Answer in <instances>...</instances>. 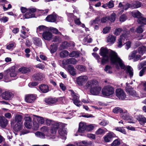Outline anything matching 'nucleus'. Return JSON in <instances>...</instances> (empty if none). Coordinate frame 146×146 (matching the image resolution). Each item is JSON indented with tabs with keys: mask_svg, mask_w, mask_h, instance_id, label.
Instances as JSON below:
<instances>
[{
	"mask_svg": "<svg viewBox=\"0 0 146 146\" xmlns=\"http://www.w3.org/2000/svg\"><path fill=\"white\" fill-rule=\"evenodd\" d=\"M100 54L103 56L101 62L104 64L110 60L112 64L116 66L117 68L120 67L121 69L126 70L131 77L133 75V68L129 66H125L123 62L115 51L106 48L102 47L100 50Z\"/></svg>",
	"mask_w": 146,
	"mask_h": 146,
	"instance_id": "nucleus-1",
	"label": "nucleus"
},
{
	"mask_svg": "<svg viewBox=\"0 0 146 146\" xmlns=\"http://www.w3.org/2000/svg\"><path fill=\"white\" fill-rule=\"evenodd\" d=\"M88 87H90V92L93 95H98L100 92L101 87L99 86L98 82L96 80L88 81L87 83Z\"/></svg>",
	"mask_w": 146,
	"mask_h": 146,
	"instance_id": "nucleus-2",
	"label": "nucleus"
},
{
	"mask_svg": "<svg viewBox=\"0 0 146 146\" xmlns=\"http://www.w3.org/2000/svg\"><path fill=\"white\" fill-rule=\"evenodd\" d=\"M45 121L47 125H51L50 131L54 136L56 134L58 127L62 125V123H61L55 122L46 118H45Z\"/></svg>",
	"mask_w": 146,
	"mask_h": 146,
	"instance_id": "nucleus-3",
	"label": "nucleus"
},
{
	"mask_svg": "<svg viewBox=\"0 0 146 146\" xmlns=\"http://www.w3.org/2000/svg\"><path fill=\"white\" fill-rule=\"evenodd\" d=\"M114 93L113 87L110 86H105L102 90V94L105 96H108L112 95Z\"/></svg>",
	"mask_w": 146,
	"mask_h": 146,
	"instance_id": "nucleus-4",
	"label": "nucleus"
},
{
	"mask_svg": "<svg viewBox=\"0 0 146 146\" xmlns=\"http://www.w3.org/2000/svg\"><path fill=\"white\" fill-rule=\"evenodd\" d=\"M126 33L125 34H122L118 39V46L119 48L122 47L123 43H124L125 40H127L128 39L129 35L130 34V32L125 31Z\"/></svg>",
	"mask_w": 146,
	"mask_h": 146,
	"instance_id": "nucleus-5",
	"label": "nucleus"
},
{
	"mask_svg": "<svg viewBox=\"0 0 146 146\" xmlns=\"http://www.w3.org/2000/svg\"><path fill=\"white\" fill-rule=\"evenodd\" d=\"M9 75L11 77H15L16 76L17 74L15 72L14 67H12L11 69L5 72L4 77L5 79H9Z\"/></svg>",
	"mask_w": 146,
	"mask_h": 146,
	"instance_id": "nucleus-6",
	"label": "nucleus"
},
{
	"mask_svg": "<svg viewBox=\"0 0 146 146\" xmlns=\"http://www.w3.org/2000/svg\"><path fill=\"white\" fill-rule=\"evenodd\" d=\"M37 9L35 8H30L27 9V12L25 14L24 16L26 19H29L35 17V13Z\"/></svg>",
	"mask_w": 146,
	"mask_h": 146,
	"instance_id": "nucleus-7",
	"label": "nucleus"
},
{
	"mask_svg": "<svg viewBox=\"0 0 146 146\" xmlns=\"http://www.w3.org/2000/svg\"><path fill=\"white\" fill-rule=\"evenodd\" d=\"M69 91L70 92L71 95L73 97L72 100L74 104L78 107L81 106L82 103L79 100V95L75 93L72 90H70Z\"/></svg>",
	"mask_w": 146,
	"mask_h": 146,
	"instance_id": "nucleus-8",
	"label": "nucleus"
},
{
	"mask_svg": "<svg viewBox=\"0 0 146 146\" xmlns=\"http://www.w3.org/2000/svg\"><path fill=\"white\" fill-rule=\"evenodd\" d=\"M88 79V77L86 76H80L77 78V83L79 86H82L87 82Z\"/></svg>",
	"mask_w": 146,
	"mask_h": 146,
	"instance_id": "nucleus-9",
	"label": "nucleus"
},
{
	"mask_svg": "<svg viewBox=\"0 0 146 146\" xmlns=\"http://www.w3.org/2000/svg\"><path fill=\"white\" fill-rule=\"evenodd\" d=\"M116 96L119 99L124 100L126 97L124 91L121 88L117 89L116 90Z\"/></svg>",
	"mask_w": 146,
	"mask_h": 146,
	"instance_id": "nucleus-10",
	"label": "nucleus"
},
{
	"mask_svg": "<svg viewBox=\"0 0 146 146\" xmlns=\"http://www.w3.org/2000/svg\"><path fill=\"white\" fill-rule=\"evenodd\" d=\"M59 129L58 130V133L59 135L62 137V138L65 140L66 138V135L67 134V132L65 128L63 127V124L60 127L58 128Z\"/></svg>",
	"mask_w": 146,
	"mask_h": 146,
	"instance_id": "nucleus-11",
	"label": "nucleus"
},
{
	"mask_svg": "<svg viewBox=\"0 0 146 146\" xmlns=\"http://www.w3.org/2000/svg\"><path fill=\"white\" fill-rule=\"evenodd\" d=\"M126 90L128 94L134 98H135L138 97L135 91L131 87H127L126 88Z\"/></svg>",
	"mask_w": 146,
	"mask_h": 146,
	"instance_id": "nucleus-12",
	"label": "nucleus"
},
{
	"mask_svg": "<svg viewBox=\"0 0 146 146\" xmlns=\"http://www.w3.org/2000/svg\"><path fill=\"white\" fill-rule=\"evenodd\" d=\"M115 135L111 132H110L105 135L103 137L104 142L106 143L110 142L113 138L115 137Z\"/></svg>",
	"mask_w": 146,
	"mask_h": 146,
	"instance_id": "nucleus-13",
	"label": "nucleus"
},
{
	"mask_svg": "<svg viewBox=\"0 0 146 146\" xmlns=\"http://www.w3.org/2000/svg\"><path fill=\"white\" fill-rule=\"evenodd\" d=\"M36 99V96L33 94H27L25 96V100L27 103H32Z\"/></svg>",
	"mask_w": 146,
	"mask_h": 146,
	"instance_id": "nucleus-14",
	"label": "nucleus"
},
{
	"mask_svg": "<svg viewBox=\"0 0 146 146\" xmlns=\"http://www.w3.org/2000/svg\"><path fill=\"white\" fill-rule=\"evenodd\" d=\"M23 117L21 115L18 114H16L15 116V120L11 121V124H14L15 122L16 123L23 124Z\"/></svg>",
	"mask_w": 146,
	"mask_h": 146,
	"instance_id": "nucleus-15",
	"label": "nucleus"
},
{
	"mask_svg": "<svg viewBox=\"0 0 146 146\" xmlns=\"http://www.w3.org/2000/svg\"><path fill=\"white\" fill-rule=\"evenodd\" d=\"M77 62V61L75 59L73 58L64 59L62 61V63L64 64H75Z\"/></svg>",
	"mask_w": 146,
	"mask_h": 146,
	"instance_id": "nucleus-16",
	"label": "nucleus"
},
{
	"mask_svg": "<svg viewBox=\"0 0 146 146\" xmlns=\"http://www.w3.org/2000/svg\"><path fill=\"white\" fill-rule=\"evenodd\" d=\"M25 127L29 129L31 128L32 126V119L30 117H26L25 118Z\"/></svg>",
	"mask_w": 146,
	"mask_h": 146,
	"instance_id": "nucleus-17",
	"label": "nucleus"
},
{
	"mask_svg": "<svg viewBox=\"0 0 146 146\" xmlns=\"http://www.w3.org/2000/svg\"><path fill=\"white\" fill-rule=\"evenodd\" d=\"M87 125L85 123L81 122L79 124L78 132L80 133H84L86 131Z\"/></svg>",
	"mask_w": 146,
	"mask_h": 146,
	"instance_id": "nucleus-18",
	"label": "nucleus"
},
{
	"mask_svg": "<svg viewBox=\"0 0 146 146\" xmlns=\"http://www.w3.org/2000/svg\"><path fill=\"white\" fill-rule=\"evenodd\" d=\"M13 96V94L12 93L8 92H6L3 93L2 98L6 100H11Z\"/></svg>",
	"mask_w": 146,
	"mask_h": 146,
	"instance_id": "nucleus-19",
	"label": "nucleus"
},
{
	"mask_svg": "<svg viewBox=\"0 0 146 146\" xmlns=\"http://www.w3.org/2000/svg\"><path fill=\"white\" fill-rule=\"evenodd\" d=\"M40 91L44 93H46L49 91V87L47 85L44 84H41L38 86Z\"/></svg>",
	"mask_w": 146,
	"mask_h": 146,
	"instance_id": "nucleus-20",
	"label": "nucleus"
},
{
	"mask_svg": "<svg viewBox=\"0 0 146 146\" xmlns=\"http://www.w3.org/2000/svg\"><path fill=\"white\" fill-rule=\"evenodd\" d=\"M42 37L45 40H49L52 38V35L48 32H45L43 33Z\"/></svg>",
	"mask_w": 146,
	"mask_h": 146,
	"instance_id": "nucleus-21",
	"label": "nucleus"
},
{
	"mask_svg": "<svg viewBox=\"0 0 146 146\" xmlns=\"http://www.w3.org/2000/svg\"><path fill=\"white\" fill-rule=\"evenodd\" d=\"M8 124L7 119L3 116H0V125L2 127H5Z\"/></svg>",
	"mask_w": 146,
	"mask_h": 146,
	"instance_id": "nucleus-22",
	"label": "nucleus"
},
{
	"mask_svg": "<svg viewBox=\"0 0 146 146\" xmlns=\"http://www.w3.org/2000/svg\"><path fill=\"white\" fill-rule=\"evenodd\" d=\"M34 120L35 121H37L38 123L42 124H43L45 120V118L38 116L35 115L34 118Z\"/></svg>",
	"mask_w": 146,
	"mask_h": 146,
	"instance_id": "nucleus-23",
	"label": "nucleus"
},
{
	"mask_svg": "<svg viewBox=\"0 0 146 146\" xmlns=\"http://www.w3.org/2000/svg\"><path fill=\"white\" fill-rule=\"evenodd\" d=\"M137 119L139 123L142 125H144L146 123V118L142 115H139Z\"/></svg>",
	"mask_w": 146,
	"mask_h": 146,
	"instance_id": "nucleus-24",
	"label": "nucleus"
},
{
	"mask_svg": "<svg viewBox=\"0 0 146 146\" xmlns=\"http://www.w3.org/2000/svg\"><path fill=\"white\" fill-rule=\"evenodd\" d=\"M68 71L69 73L72 76H75L76 74V69L72 65H69L67 67Z\"/></svg>",
	"mask_w": 146,
	"mask_h": 146,
	"instance_id": "nucleus-25",
	"label": "nucleus"
},
{
	"mask_svg": "<svg viewBox=\"0 0 146 146\" xmlns=\"http://www.w3.org/2000/svg\"><path fill=\"white\" fill-rule=\"evenodd\" d=\"M116 37L112 35H109L107 38V42L113 44L115 42Z\"/></svg>",
	"mask_w": 146,
	"mask_h": 146,
	"instance_id": "nucleus-26",
	"label": "nucleus"
},
{
	"mask_svg": "<svg viewBox=\"0 0 146 146\" xmlns=\"http://www.w3.org/2000/svg\"><path fill=\"white\" fill-rule=\"evenodd\" d=\"M118 7L123 9L122 12L120 13H121L124 10H127L128 8L130 7V5L129 3H127L124 5L122 4L121 3H120L119 4Z\"/></svg>",
	"mask_w": 146,
	"mask_h": 146,
	"instance_id": "nucleus-27",
	"label": "nucleus"
},
{
	"mask_svg": "<svg viewBox=\"0 0 146 146\" xmlns=\"http://www.w3.org/2000/svg\"><path fill=\"white\" fill-rule=\"evenodd\" d=\"M34 77L36 80H41L44 77V75L42 73H37L34 74Z\"/></svg>",
	"mask_w": 146,
	"mask_h": 146,
	"instance_id": "nucleus-28",
	"label": "nucleus"
},
{
	"mask_svg": "<svg viewBox=\"0 0 146 146\" xmlns=\"http://www.w3.org/2000/svg\"><path fill=\"white\" fill-rule=\"evenodd\" d=\"M56 18V15H50L48 16L46 18V20L50 22H54Z\"/></svg>",
	"mask_w": 146,
	"mask_h": 146,
	"instance_id": "nucleus-29",
	"label": "nucleus"
},
{
	"mask_svg": "<svg viewBox=\"0 0 146 146\" xmlns=\"http://www.w3.org/2000/svg\"><path fill=\"white\" fill-rule=\"evenodd\" d=\"M23 128L22 123H16L13 128L15 132L19 131Z\"/></svg>",
	"mask_w": 146,
	"mask_h": 146,
	"instance_id": "nucleus-30",
	"label": "nucleus"
},
{
	"mask_svg": "<svg viewBox=\"0 0 146 146\" xmlns=\"http://www.w3.org/2000/svg\"><path fill=\"white\" fill-rule=\"evenodd\" d=\"M46 30V27L44 26L41 25L39 26L37 29L36 32L37 33L41 34Z\"/></svg>",
	"mask_w": 146,
	"mask_h": 146,
	"instance_id": "nucleus-31",
	"label": "nucleus"
},
{
	"mask_svg": "<svg viewBox=\"0 0 146 146\" xmlns=\"http://www.w3.org/2000/svg\"><path fill=\"white\" fill-rule=\"evenodd\" d=\"M57 101V100L55 98H49L45 100V102L48 104H54Z\"/></svg>",
	"mask_w": 146,
	"mask_h": 146,
	"instance_id": "nucleus-32",
	"label": "nucleus"
},
{
	"mask_svg": "<svg viewBox=\"0 0 146 146\" xmlns=\"http://www.w3.org/2000/svg\"><path fill=\"white\" fill-rule=\"evenodd\" d=\"M138 52L139 54H143L146 52V46H142L139 47L138 49Z\"/></svg>",
	"mask_w": 146,
	"mask_h": 146,
	"instance_id": "nucleus-33",
	"label": "nucleus"
},
{
	"mask_svg": "<svg viewBox=\"0 0 146 146\" xmlns=\"http://www.w3.org/2000/svg\"><path fill=\"white\" fill-rule=\"evenodd\" d=\"M107 130L106 129L105 130L100 128L96 131V134L98 135H103L107 132Z\"/></svg>",
	"mask_w": 146,
	"mask_h": 146,
	"instance_id": "nucleus-34",
	"label": "nucleus"
},
{
	"mask_svg": "<svg viewBox=\"0 0 146 146\" xmlns=\"http://www.w3.org/2000/svg\"><path fill=\"white\" fill-rule=\"evenodd\" d=\"M132 16L134 17H136L138 19L141 17V13L137 11H133L131 13Z\"/></svg>",
	"mask_w": 146,
	"mask_h": 146,
	"instance_id": "nucleus-35",
	"label": "nucleus"
},
{
	"mask_svg": "<svg viewBox=\"0 0 146 146\" xmlns=\"http://www.w3.org/2000/svg\"><path fill=\"white\" fill-rule=\"evenodd\" d=\"M137 21L138 23L141 24L146 25V18L143 17L142 16L138 19Z\"/></svg>",
	"mask_w": 146,
	"mask_h": 146,
	"instance_id": "nucleus-36",
	"label": "nucleus"
},
{
	"mask_svg": "<svg viewBox=\"0 0 146 146\" xmlns=\"http://www.w3.org/2000/svg\"><path fill=\"white\" fill-rule=\"evenodd\" d=\"M75 68L81 72H85L86 70L85 67L82 65H77L76 66Z\"/></svg>",
	"mask_w": 146,
	"mask_h": 146,
	"instance_id": "nucleus-37",
	"label": "nucleus"
},
{
	"mask_svg": "<svg viewBox=\"0 0 146 146\" xmlns=\"http://www.w3.org/2000/svg\"><path fill=\"white\" fill-rule=\"evenodd\" d=\"M80 52L78 51H73L69 53V56L70 57H74L77 58L80 56Z\"/></svg>",
	"mask_w": 146,
	"mask_h": 146,
	"instance_id": "nucleus-38",
	"label": "nucleus"
},
{
	"mask_svg": "<svg viewBox=\"0 0 146 146\" xmlns=\"http://www.w3.org/2000/svg\"><path fill=\"white\" fill-rule=\"evenodd\" d=\"M141 6V3L137 1L134 2L131 5V7L132 9H136L140 7Z\"/></svg>",
	"mask_w": 146,
	"mask_h": 146,
	"instance_id": "nucleus-39",
	"label": "nucleus"
},
{
	"mask_svg": "<svg viewBox=\"0 0 146 146\" xmlns=\"http://www.w3.org/2000/svg\"><path fill=\"white\" fill-rule=\"evenodd\" d=\"M69 52L66 50H64L62 51L60 53V55L62 58H65L69 55Z\"/></svg>",
	"mask_w": 146,
	"mask_h": 146,
	"instance_id": "nucleus-40",
	"label": "nucleus"
},
{
	"mask_svg": "<svg viewBox=\"0 0 146 146\" xmlns=\"http://www.w3.org/2000/svg\"><path fill=\"white\" fill-rule=\"evenodd\" d=\"M34 43L38 46H41L42 43L40 39L38 38H35L34 39Z\"/></svg>",
	"mask_w": 146,
	"mask_h": 146,
	"instance_id": "nucleus-41",
	"label": "nucleus"
},
{
	"mask_svg": "<svg viewBox=\"0 0 146 146\" xmlns=\"http://www.w3.org/2000/svg\"><path fill=\"white\" fill-rule=\"evenodd\" d=\"M18 70L19 71L23 73H26L29 71V68L25 67H22L19 68Z\"/></svg>",
	"mask_w": 146,
	"mask_h": 146,
	"instance_id": "nucleus-42",
	"label": "nucleus"
},
{
	"mask_svg": "<svg viewBox=\"0 0 146 146\" xmlns=\"http://www.w3.org/2000/svg\"><path fill=\"white\" fill-rule=\"evenodd\" d=\"M113 111L115 113H121L123 112V110L119 107H116L113 110Z\"/></svg>",
	"mask_w": 146,
	"mask_h": 146,
	"instance_id": "nucleus-43",
	"label": "nucleus"
},
{
	"mask_svg": "<svg viewBox=\"0 0 146 146\" xmlns=\"http://www.w3.org/2000/svg\"><path fill=\"white\" fill-rule=\"evenodd\" d=\"M121 116L124 119H128V114L127 111H123V112L121 113Z\"/></svg>",
	"mask_w": 146,
	"mask_h": 146,
	"instance_id": "nucleus-44",
	"label": "nucleus"
},
{
	"mask_svg": "<svg viewBox=\"0 0 146 146\" xmlns=\"http://www.w3.org/2000/svg\"><path fill=\"white\" fill-rule=\"evenodd\" d=\"M35 135L38 137L40 138H45V135L44 133L40 131H37L35 133Z\"/></svg>",
	"mask_w": 146,
	"mask_h": 146,
	"instance_id": "nucleus-45",
	"label": "nucleus"
},
{
	"mask_svg": "<svg viewBox=\"0 0 146 146\" xmlns=\"http://www.w3.org/2000/svg\"><path fill=\"white\" fill-rule=\"evenodd\" d=\"M120 144V142L119 139H116L114 140L111 144V146H119Z\"/></svg>",
	"mask_w": 146,
	"mask_h": 146,
	"instance_id": "nucleus-46",
	"label": "nucleus"
},
{
	"mask_svg": "<svg viewBox=\"0 0 146 146\" xmlns=\"http://www.w3.org/2000/svg\"><path fill=\"white\" fill-rule=\"evenodd\" d=\"M40 130L42 132L46 133L49 131V128L46 126H44L40 128Z\"/></svg>",
	"mask_w": 146,
	"mask_h": 146,
	"instance_id": "nucleus-47",
	"label": "nucleus"
},
{
	"mask_svg": "<svg viewBox=\"0 0 146 146\" xmlns=\"http://www.w3.org/2000/svg\"><path fill=\"white\" fill-rule=\"evenodd\" d=\"M115 13H112L110 17L108 16V20L111 22H113L115 19Z\"/></svg>",
	"mask_w": 146,
	"mask_h": 146,
	"instance_id": "nucleus-48",
	"label": "nucleus"
},
{
	"mask_svg": "<svg viewBox=\"0 0 146 146\" xmlns=\"http://www.w3.org/2000/svg\"><path fill=\"white\" fill-rule=\"evenodd\" d=\"M57 48V47L56 45L53 44L50 46V50L51 53H54L55 52Z\"/></svg>",
	"mask_w": 146,
	"mask_h": 146,
	"instance_id": "nucleus-49",
	"label": "nucleus"
},
{
	"mask_svg": "<svg viewBox=\"0 0 146 146\" xmlns=\"http://www.w3.org/2000/svg\"><path fill=\"white\" fill-rule=\"evenodd\" d=\"M95 125L93 124H90L87 125L86 131H90L92 130L94 127Z\"/></svg>",
	"mask_w": 146,
	"mask_h": 146,
	"instance_id": "nucleus-50",
	"label": "nucleus"
},
{
	"mask_svg": "<svg viewBox=\"0 0 146 146\" xmlns=\"http://www.w3.org/2000/svg\"><path fill=\"white\" fill-rule=\"evenodd\" d=\"M115 129L116 130L119 131L125 134H126L125 130L122 127H116L115 128Z\"/></svg>",
	"mask_w": 146,
	"mask_h": 146,
	"instance_id": "nucleus-51",
	"label": "nucleus"
},
{
	"mask_svg": "<svg viewBox=\"0 0 146 146\" xmlns=\"http://www.w3.org/2000/svg\"><path fill=\"white\" fill-rule=\"evenodd\" d=\"M21 32L22 33V34L21 35V37L23 38H25L28 36L27 31H25L23 30H21Z\"/></svg>",
	"mask_w": 146,
	"mask_h": 146,
	"instance_id": "nucleus-52",
	"label": "nucleus"
},
{
	"mask_svg": "<svg viewBox=\"0 0 146 146\" xmlns=\"http://www.w3.org/2000/svg\"><path fill=\"white\" fill-rule=\"evenodd\" d=\"M39 126L38 123L36 121H35L34 120L33 122V128L35 130H37L39 128Z\"/></svg>",
	"mask_w": 146,
	"mask_h": 146,
	"instance_id": "nucleus-53",
	"label": "nucleus"
},
{
	"mask_svg": "<svg viewBox=\"0 0 146 146\" xmlns=\"http://www.w3.org/2000/svg\"><path fill=\"white\" fill-rule=\"evenodd\" d=\"M104 70L107 73L111 74L112 72L111 67L108 65L106 66L104 69Z\"/></svg>",
	"mask_w": 146,
	"mask_h": 146,
	"instance_id": "nucleus-54",
	"label": "nucleus"
},
{
	"mask_svg": "<svg viewBox=\"0 0 146 146\" xmlns=\"http://www.w3.org/2000/svg\"><path fill=\"white\" fill-rule=\"evenodd\" d=\"M50 30L54 33L55 34H58V33H60L59 32L57 29L55 28H54L53 27H50Z\"/></svg>",
	"mask_w": 146,
	"mask_h": 146,
	"instance_id": "nucleus-55",
	"label": "nucleus"
},
{
	"mask_svg": "<svg viewBox=\"0 0 146 146\" xmlns=\"http://www.w3.org/2000/svg\"><path fill=\"white\" fill-rule=\"evenodd\" d=\"M53 41L56 42L58 43H60L61 41V39L59 36H55L53 38Z\"/></svg>",
	"mask_w": 146,
	"mask_h": 146,
	"instance_id": "nucleus-56",
	"label": "nucleus"
},
{
	"mask_svg": "<svg viewBox=\"0 0 146 146\" xmlns=\"http://www.w3.org/2000/svg\"><path fill=\"white\" fill-rule=\"evenodd\" d=\"M144 31V28L143 26H139L136 29V31L137 32L141 33H142Z\"/></svg>",
	"mask_w": 146,
	"mask_h": 146,
	"instance_id": "nucleus-57",
	"label": "nucleus"
},
{
	"mask_svg": "<svg viewBox=\"0 0 146 146\" xmlns=\"http://www.w3.org/2000/svg\"><path fill=\"white\" fill-rule=\"evenodd\" d=\"M122 31V30L121 28H117L115 30L114 34L117 36L120 34Z\"/></svg>",
	"mask_w": 146,
	"mask_h": 146,
	"instance_id": "nucleus-58",
	"label": "nucleus"
},
{
	"mask_svg": "<svg viewBox=\"0 0 146 146\" xmlns=\"http://www.w3.org/2000/svg\"><path fill=\"white\" fill-rule=\"evenodd\" d=\"M142 88L146 91V82L145 81L141 82L140 84Z\"/></svg>",
	"mask_w": 146,
	"mask_h": 146,
	"instance_id": "nucleus-59",
	"label": "nucleus"
},
{
	"mask_svg": "<svg viewBox=\"0 0 146 146\" xmlns=\"http://www.w3.org/2000/svg\"><path fill=\"white\" fill-rule=\"evenodd\" d=\"M137 50H134L132 52L131 56H129V59H131L133 58L134 57H135L136 55H137Z\"/></svg>",
	"mask_w": 146,
	"mask_h": 146,
	"instance_id": "nucleus-60",
	"label": "nucleus"
},
{
	"mask_svg": "<svg viewBox=\"0 0 146 146\" xmlns=\"http://www.w3.org/2000/svg\"><path fill=\"white\" fill-rule=\"evenodd\" d=\"M1 19H0V21L4 23H5L7 22L9 19V18L5 16H2L1 17Z\"/></svg>",
	"mask_w": 146,
	"mask_h": 146,
	"instance_id": "nucleus-61",
	"label": "nucleus"
},
{
	"mask_svg": "<svg viewBox=\"0 0 146 146\" xmlns=\"http://www.w3.org/2000/svg\"><path fill=\"white\" fill-rule=\"evenodd\" d=\"M127 17L125 15H121L119 18V20L121 22H124L127 19Z\"/></svg>",
	"mask_w": 146,
	"mask_h": 146,
	"instance_id": "nucleus-62",
	"label": "nucleus"
},
{
	"mask_svg": "<svg viewBox=\"0 0 146 146\" xmlns=\"http://www.w3.org/2000/svg\"><path fill=\"white\" fill-rule=\"evenodd\" d=\"M108 5V7L109 8L113 7H114V3L113 1L111 0L107 3Z\"/></svg>",
	"mask_w": 146,
	"mask_h": 146,
	"instance_id": "nucleus-63",
	"label": "nucleus"
},
{
	"mask_svg": "<svg viewBox=\"0 0 146 146\" xmlns=\"http://www.w3.org/2000/svg\"><path fill=\"white\" fill-rule=\"evenodd\" d=\"M146 71V67H145L141 70L139 72V76H142L143 75L144 73Z\"/></svg>",
	"mask_w": 146,
	"mask_h": 146,
	"instance_id": "nucleus-64",
	"label": "nucleus"
}]
</instances>
